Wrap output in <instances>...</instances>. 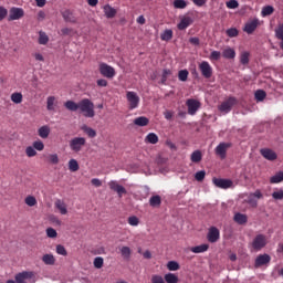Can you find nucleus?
<instances>
[{"label":"nucleus","instance_id":"8fccbe9b","mask_svg":"<svg viewBox=\"0 0 283 283\" xmlns=\"http://www.w3.org/2000/svg\"><path fill=\"white\" fill-rule=\"evenodd\" d=\"M62 17L66 23H74V20H72V12H70V10L63 11Z\"/></svg>","mask_w":283,"mask_h":283},{"label":"nucleus","instance_id":"13d9d810","mask_svg":"<svg viewBox=\"0 0 283 283\" xmlns=\"http://www.w3.org/2000/svg\"><path fill=\"white\" fill-rule=\"evenodd\" d=\"M72 34H74V29H72V28L61 29V35L62 36H72Z\"/></svg>","mask_w":283,"mask_h":283},{"label":"nucleus","instance_id":"69168bd1","mask_svg":"<svg viewBox=\"0 0 283 283\" xmlns=\"http://www.w3.org/2000/svg\"><path fill=\"white\" fill-rule=\"evenodd\" d=\"M8 17V9L6 7H0V21H3Z\"/></svg>","mask_w":283,"mask_h":283},{"label":"nucleus","instance_id":"e2e57ef3","mask_svg":"<svg viewBox=\"0 0 283 283\" xmlns=\"http://www.w3.org/2000/svg\"><path fill=\"white\" fill-rule=\"evenodd\" d=\"M48 238H57L59 233L54 230V228L46 229Z\"/></svg>","mask_w":283,"mask_h":283},{"label":"nucleus","instance_id":"b1692460","mask_svg":"<svg viewBox=\"0 0 283 283\" xmlns=\"http://www.w3.org/2000/svg\"><path fill=\"white\" fill-rule=\"evenodd\" d=\"M191 253H206V251H209V244L203 243L200 245H196L190 248Z\"/></svg>","mask_w":283,"mask_h":283},{"label":"nucleus","instance_id":"423d86ee","mask_svg":"<svg viewBox=\"0 0 283 283\" xmlns=\"http://www.w3.org/2000/svg\"><path fill=\"white\" fill-rule=\"evenodd\" d=\"M238 103V99L235 97H229L226 99L221 105H219L218 109L221 112V114H229L231 109H233V105Z\"/></svg>","mask_w":283,"mask_h":283},{"label":"nucleus","instance_id":"72a5a7b5","mask_svg":"<svg viewBox=\"0 0 283 283\" xmlns=\"http://www.w3.org/2000/svg\"><path fill=\"white\" fill-rule=\"evenodd\" d=\"M251 53L244 51L240 54V63L241 65H249Z\"/></svg>","mask_w":283,"mask_h":283},{"label":"nucleus","instance_id":"774afa93","mask_svg":"<svg viewBox=\"0 0 283 283\" xmlns=\"http://www.w3.org/2000/svg\"><path fill=\"white\" fill-rule=\"evenodd\" d=\"M91 185H93V187H102L103 186V181H101V179H98V178H93L91 180Z\"/></svg>","mask_w":283,"mask_h":283},{"label":"nucleus","instance_id":"052dcab7","mask_svg":"<svg viewBox=\"0 0 283 283\" xmlns=\"http://www.w3.org/2000/svg\"><path fill=\"white\" fill-rule=\"evenodd\" d=\"M226 34H227L228 36H230V39H233V38L238 36L239 31H238V29H235V28H231V29H228V30L226 31Z\"/></svg>","mask_w":283,"mask_h":283},{"label":"nucleus","instance_id":"c756f323","mask_svg":"<svg viewBox=\"0 0 283 283\" xmlns=\"http://www.w3.org/2000/svg\"><path fill=\"white\" fill-rule=\"evenodd\" d=\"M172 6L176 10H185L187 8V0H174Z\"/></svg>","mask_w":283,"mask_h":283},{"label":"nucleus","instance_id":"de8ad7c7","mask_svg":"<svg viewBox=\"0 0 283 283\" xmlns=\"http://www.w3.org/2000/svg\"><path fill=\"white\" fill-rule=\"evenodd\" d=\"M128 224H130V227H138V224H140V219L136 216L128 217Z\"/></svg>","mask_w":283,"mask_h":283},{"label":"nucleus","instance_id":"aec40b11","mask_svg":"<svg viewBox=\"0 0 283 283\" xmlns=\"http://www.w3.org/2000/svg\"><path fill=\"white\" fill-rule=\"evenodd\" d=\"M104 10V14L106 17V19H114V17H116L117 11L116 9H114V7L106 4L103 7Z\"/></svg>","mask_w":283,"mask_h":283},{"label":"nucleus","instance_id":"9d476101","mask_svg":"<svg viewBox=\"0 0 283 283\" xmlns=\"http://www.w3.org/2000/svg\"><path fill=\"white\" fill-rule=\"evenodd\" d=\"M108 187L112 191L118 195V198H123V196L127 195V189L118 184V181L112 180L108 182Z\"/></svg>","mask_w":283,"mask_h":283},{"label":"nucleus","instance_id":"c9c22d12","mask_svg":"<svg viewBox=\"0 0 283 283\" xmlns=\"http://www.w3.org/2000/svg\"><path fill=\"white\" fill-rule=\"evenodd\" d=\"M191 163H200L202 160V151L195 150L190 156Z\"/></svg>","mask_w":283,"mask_h":283},{"label":"nucleus","instance_id":"a211bd4d","mask_svg":"<svg viewBox=\"0 0 283 283\" xmlns=\"http://www.w3.org/2000/svg\"><path fill=\"white\" fill-rule=\"evenodd\" d=\"M258 25H260V20L254 19L248 23H245L243 28V32H247V34H253L255 30H258Z\"/></svg>","mask_w":283,"mask_h":283},{"label":"nucleus","instance_id":"393cba45","mask_svg":"<svg viewBox=\"0 0 283 283\" xmlns=\"http://www.w3.org/2000/svg\"><path fill=\"white\" fill-rule=\"evenodd\" d=\"M56 97L55 96H49L46 98V109L48 112H54L56 107Z\"/></svg>","mask_w":283,"mask_h":283},{"label":"nucleus","instance_id":"09e8293b","mask_svg":"<svg viewBox=\"0 0 283 283\" xmlns=\"http://www.w3.org/2000/svg\"><path fill=\"white\" fill-rule=\"evenodd\" d=\"M170 76H171V70L166 69L163 71V75H161L163 85H165L167 83V78H169Z\"/></svg>","mask_w":283,"mask_h":283},{"label":"nucleus","instance_id":"5701e85b","mask_svg":"<svg viewBox=\"0 0 283 283\" xmlns=\"http://www.w3.org/2000/svg\"><path fill=\"white\" fill-rule=\"evenodd\" d=\"M42 262L48 266H54L56 264V258L53 254H44L42 256Z\"/></svg>","mask_w":283,"mask_h":283},{"label":"nucleus","instance_id":"f8f14e48","mask_svg":"<svg viewBox=\"0 0 283 283\" xmlns=\"http://www.w3.org/2000/svg\"><path fill=\"white\" fill-rule=\"evenodd\" d=\"M186 105L188 107V114L190 116H195L196 112L200 109V102H198V99L189 98L187 99Z\"/></svg>","mask_w":283,"mask_h":283},{"label":"nucleus","instance_id":"f3484780","mask_svg":"<svg viewBox=\"0 0 283 283\" xmlns=\"http://www.w3.org/2000/svg\"><path fill=\"white\" fill-rule=\"evenodd\" d=\"M34 277V272L23 271L15 275L17 283H28L25 280H32Z\"/></svg>","mask_w":283,"mask_h":283},{"label":"nucleus","instance_id":"7c9ffc66","mask_svg":"<svg viewBox=\"0 0 283 283\" xmlns=\"http://www.w3.org/2000/svg\"><path fill=\"white\" fill-rule=\"evenodd\" d=\"M160 39H161V41H171V39H174V31L171 29L165 30L160 34Z\"/></svg>","mask_w":283,"mask_h":283},{"label":"nucleus","instance_id":"dca6fc26","mask_svg":"<svg viewBox=\"0 0 283 283\" xmlns=\"http://www.w3.org/2000/svg\"><path fill=\"white\" fill-rule=\"evenodd\" d=\"M261 156H263V158H265V160H277V153L273 149L270 148H262L260 150Z\"/></svg>","mask_w":283,"mask_h":283},{"label":"nucleus","instance_id":"ddd939ff","mask_svg":"<svg viewBox=\"0 0 283 283\" xmlns=\"http://www.w3.org/2000/svg\"><path fill=\"white\" fill-rule=\"evenodd\" d=\"M213 185H216L219 189H231L233 187V181L231 179H220V178H213L212 179Z\"/></svg>","mask_w":283,"mask_h":283},{"label":"nucleus","instance_id":"a19ab883","mask_svg":"<svg viewBox=\"0 0 283 283\" xmlns=\"http://www.w3.org/2000/svg\"><path fill=\"white\" fill-rule=\"evenodd\" d=\"M120 254L125 260H129V258H132V249H129V247H123L120 249Z\"/></svg>","mask_w":283,"mask_h":283},{"label":"nucleus","instance_id":"5fc2aeb1","mask_svg":"<svg viewBox=\"0 0 283 283\" xmlns=\"http://www.w3.org/2000/svg\"><path fill=\"white\" fill-rule=\"evenodd\" d=\"M95 269H103L104 260L102 256H96L93 262Z\"/></svg>","mask_w":283,"mask_h":283},{"label":"nucleus","instance_id":"3c124183","mask_svg":"<svg viewBox=\"0 0 283 283\" xmlns=\"http://www.w3.org/2000/svg\"><path fill=\"white\" fill-rule=\"evenodd\" d=\"M25 154H27L28 158H34V156H36V149L32 146H28L25 148Z\"/></svg>","mask_w":283,"mask_h":283},{"label":"nucleus","instance_id":"ea45409f","mask_svg":"<svg viewBox=\"0 0 283 283\" xmlns=\"http://www.w3.org/2000/svg\"><path fill=\"white\" fill-rule=\"evenodd\" d=\"M164 280L167 283H177L178 282V275H176L174 273H168V274H165Z\"/></svg>","mask_w":283,"mask_h":283},{"label":"nucleus","instance_id":"4d7b16f0","mask_svg":"<svg viewBox=\"0 0 283 283\" xmlns=\"http://www.w3.org/2000/svg\"><path fill=\"white\" fill-rule=\"evenodd\" d=\"M206 176H207V172L205 170L198 171L195 175V180H197L198 182H202Z\"/></svg>","mask_w":283,"mask_h":283},{"label":"nucleus","instance_id":"f257e3e1","mask_svg":"<svg viewBox=\"0 0 283 283\" xmlns=\"http://www.w3.org/2000/svg\"><path fill=\"white\" fill-rule=\"evenodd\" d=\"M64 107L69 109V112H80L84 118H94L96 116L94 102L90 98H83L78 103L69 99L64 103Z\"/></svg>","mask_w":283,"mask_h":283},{"label":"nucleus","instance_id":"a878e982","mask_svg":"<svg viewBox=\"0 0 283 283\" xmlns=\"http://www.w3.org/2000/svg\"><path fill=\"white\" fill-rule=\"evenodd\" d=\"M134 125H137V127H147L149 125V118L145 116H140L134 119Z\"/></svg>","mask_w":283,"mask_h":283},{"label":"nucleus","instance_id":"412c9836","mask_svg":"<svg viewBox=\"0 0 283 283\" xmlns=\"http://www.w3.org/2000/svg\"><path fill=\"white\" fill-rule=\"evenodd\" d=\"M193 23V20H191L190 17H186L181 19V21L178 23L177 28L178 30H187Z\"/></svg>","mask_w":283,"mask_h":283},{"label":"nucleus","instance_id":"4be33fe9","mask_svg":"<svg viewBox=\"0 0 283 283\" xmlns=\"http://www.w3.org/2000/svg\"><path fill=\"white\" fill-rule=\"evenodd\" d=\"M233 220L237 222V224H247V222H249V217H247L244 213L237 212Z\"/></svg>","mask_w":283,"mask_h":283},{"label":"nucleus","instance_id":"473e14b6","mask_svg":"<svg viewBox=\"0 0 283 283\" xmlns=\"http://www.w3.org/2000/svg\"><path fill=\"white\" fill-rule=\"evenodd\" d=\"M223 59H235V50L228 48L222 52Z\"/></svg>","mask_w":283,"mask_h":283},{"label":"nucleus","instance_id":"f704fd0d","mask_svg":"<svg viewBox=\"0 0 283 283\" xmlns=\"http://www.w3.org/2000/svg\"><path fill=\"white\" fill-rule=\"evenodd\" d=\"M50 41V38L48 36V34L43 31L39 32V43L40 45H48Z\"/></svg>","mask_w":283,"mask_h":283},{"label":"nucleus","instance_id":"c85d7f7f","mask_svg":"<svg viewBox=\"0 0 283 283\" xmlns=\"http://www.w3.org/2000/svg\"><path fill=\"white\" fill-rule=\"evenodd\" d=\"M145 143L156 145L158 143V135H156V133H149L145 138Z\"/></svg>","mask_w":283,"mask_h":283},{"label":"nucleus","instance_id":"6e6552de","mask_svg":"<svg viewBox=\"0 0 283 283\" xmlns=\"http://www.w3.org/2000/svg\"><path fill=\"white\" fill-rule=\"evenodd\" d=\"M199 71L201 72V76H203V78H211L213 76V67L207 61H202L199 64Z\"/></svg>","mask_w":283,"mask_h":283},{"label":"nucleus","instance_id":"2f4dec72","mask_svg":"<svg viewBox=\"0 0 283 283\" xmlns=\"http://www.w3.org/2000/svg\"><path fill=\"white\" fill-rule=\"evenodd\" d=\"M275 12V8L273 6H265L262 8L261 15L262 17H271Z\"/></svg>","mask_w":283,"mask_h":283},{"label":"nucleus","instance_id":"f03ea898","mask_svg":"<svg viewBox=\"0 0 283 283\" xmlns=\"http://www.w3.org/2000/svg\"><path fill=\"white\" fill-rule=\"evenodd\" d=\"M85 145H87V139H85V137H73L69 142L70 149L74 154L83 151V147H85Z\"/></svg>","mask_w":283,"mask_h":283},{"label":"nucleus","instance_id":"6ab92c4d","mask_svg":"<svg viewBox=\"0 0 283 283\" xmlns=\"http://www.w3.org/2000/svg\"><path fill=\"white\" fill-rule=\"evenodd\" d=\"M54 205L55 209L60 211L61 216H67V205H65V201L57 199Z\"/></svg>","mask_w":283,"mask_h":283},{"label":"nucleus","instance_id":"4c0bfd02","mask_svg":"<svg viewBox=\"0 0 283 283\" xmlns=\"http://www.w3.org/2000/svg\"><path fill=\"white\" fill-rule=\"evenodd\" d=\"M11 101H12V103H15V105H19V104L23 103V94L13 93L11 95Z\"/></svg>","mask_w":283,"mask_h":283},{"label":"nucleus","instance_id":"1a4fd4ad","mask_svg":"<svg viewBox=\"0 0 283 283\" xmlns=\"http://www.w3.org/2000/svg\"><path fill=\"white\" fill-rule=\"evenodd\" d=\"M25 17V11L21 8L12 7L9 10L8 21H19V19H23Z\"/></svg>","mask_w":283,"mask_h":283},{"label":"nucleus","instance_id":"0e129e2a","mask_svg":"<svg viewBox=\"0 0 283 283\" xmlns=\"http://www.w3.org/2000/svg\"><path fill=\"white\" fill-rule=\"evenodd\" d=\"M272 198H274V200H283V190L274 191Z\"/></svg>","mask_w":283,"mask_h":283},{"label":"nucleus","instance_id":"0eeeda50","mask_svg":"<svg viewBox=\"0 0 283 283\" xmlns=\"http://www.w3.org/2000/svg\"><path fill=\"white\" fill-rule=\"evenodd\" d=\"M99 73L102 76H105V78H114L116 76V70L107 63L99 64Z\"/></svg>","mask_w":283,"mask_h":283},{"label":"nucleus","instance_id":"e433bc0d","mask_svg":"<svg viewBox=\"0 0 283 283\" xmlns=\"http://www.w3.org/2000/svg\"><path fill=\"white\" fill-rule=\"evenodd\" d=\"M282 181H283V171H280L270 178V182L272 185H277L279 182H282Z\"/></svg>","mask_w":283,"mask_h":283},{"label":"nucleus","instance_id":"9b49d317","mask_svg":"<svg viewBox=\"0 0 283 283\" xmlns=\"http://www.w3.org/2000/svg\"><path fill=\"white\" fill-rule=\"evenodd\" d=\"M207 240L211 244H216L220 240V230L216 227H210L207 234Z\"/></svg>","mask_w":283,"mask_h":283},{"label":"nucleus","instance_id":"6e6d98bb","mask_svg":"<svg viewBox=\"0 0 283 283\" xmlns=\"http://www.w3.org/2000/svg\"><path fill=\"white\" fill-rule=\"evenodd\" d=\"M55 251L57 253V255H67V250L65 249L64 245L57 244L55 248Z\"/></svg>","mask_w":283,"mask_h":283},{"label":"nucleus","instance_id":"603ef678","mask_svg":"<svg viewBox=\"0 0 283 283\" xmlns=\"http://www.w3.org/2000/svg\"><path fill=\"white\" fill-rule=\"evenodd\" d=\"M33 149H36V151H43L45 149V144L41 140L33 142Z\"/></svg>","mask_w":283,"mask_h":283},{"label":"nucleus","instance_id":"2eb2a0df","mask_svg":"<svg viewBox=\"0 0 283 283\" xmlns=\"http://www.w3.org/2000/svg\"><path fill=\"white\" fill-rule=\"evenodd\" d=\"M271 263V255L269 254H260L256 256L254 261V268L260 269V266H264L265 264Z\"/></svg>","mask_w":283,"mask_h":283},{"label":"nucleus","instance_id":"bf43d9fd","mask_svg":"<svg viewBox=\"0 0 283 283\" xmlns=\"http://www.w3.org/2000/svg\"><path fill=\"white\" fill-rule=\"evenodd\" d=\"M221 56H222V53H220V51H212L209 59L210 61H220Z\"/></svg>","mask_w":283,"mask_h":283},{"label":"nucleus","instance_id":"20e7f679","mask_svg":"<svg viewBox=\"0 0 283 283\" xmlns=\"http://www.w3.org/2000/svg\"><path fill=\"white\" fill-rule=\"evenodd\" d=\"M266 244H269V240L264 234H256L251 242L253 251H262Z\"/></svg>","mask_w":283,"mask_h":283},{"label":"nucleus","instance_id":"58836bf2","mask_svg":"<svg viewBox=\"0 0 283 283\" xmlns=\"http://www.w3.org/2000/svg\"><path fill=\"white\" fill-rule=\"evenodd\" d=\"M82 130L88 136V138H96V132L94 128L88 126H83Z\"/></svg>","mask_w":283,"mask_h":283},{"label":"nucleus","instance_id":"49530a36","mask_svg":"<svg viewBox=\"0 0 283 283\" xmlns=\"http://www.w3.org/2000/svg\"><path fill=\"white\" fill-rule=\"evenodd\" d=\"M25 205H28V207H35L36 205V198L34 196H28L24 199Z\"/></svg>","mask_w":283,"mask_h":283},{"label":"nucleus","instance_id":"cd10ccee","mask_svg":"<svg viewBox=\"0 0 283 283\" xmlns=\"http://www.w3.org/2000/svg\"><path fill=\"white\" fill-rule=\"evenodd\" d=\"M149 205L154 208L160 207V205H163V198L159 195H155L150 197Z\"/></svg>","mask_w":283,"mask_h":283},{"label":"nucleus","instance_id":"680f3d73","mask_svg":"<svg viewBox=\"0 0 283 283\" xmlns=\"http://www.w3.org/2000/svg\"><path fill=\"white\" fill-rule=\"evenodd\" d=\"M49 163H51V165H59V155H49Z\"/></svg>","mask_w":283,"mask_h":283},{"label":"nucleus","instance_id":"4468645a","mask_svg":"<svg viewBox=\"0 0 283 283\" xmlns=\"http://www.w3.org/2000/svg\"><path fill=\"white\" fill-rule=\"evenodd\" d=\"M229 147H231V144L229 143H220L217 147H216V155L219 156L221 158V160H224V158H227V150L229 149Z\"/></svg>","mask_w":283,"mask_h":283},{"label":"nucleus","instance_id":"338daca9","mask_svg":"<svg viewBox=\"0 0 283 283\" xmlns=\"http://www.w3.org/2000/svg\"><path fill=\"white\" fill-rule=\"evenodd\" d=\"M151 283H165V279L160 275H153Z\"/></svg>","mask_w":283,"mask_h":283},{"label":"nucleus","instance_id":"a18cd8bd","mask_svg":"<svg viewBox=\"0 0 283 283\" xmlns=\"http://www.w3.org/2000/svg\"><path fill=\"white\" fill-rule=\"evenodd\" d=\"M69 169H70V171H78V169H80L78 161H76V159H71L69 161Z\"/></svg>","mask_w":283,"mask_h":283},{"label":"nucleus","instance_id":"bb28decb","mask_svg":"<svg viewBox=\"0 0 283 283\" xmlns=\"http://www.w3.org/2000/svg\"><path fill=\"white\" fill-rule=\"evenodd\" d=\"M38 135L40 136V138H43V139L48 138L50 136V126L44 125L40 127L38 129Z\"/></svg>","mask_w":283,"mask_h":283},{"label":"nucleus","instance_id":"79ce46f5","mask_svg":"<svg viewBox=\"0 0 283 283\" xmlns=\"http://www.w3.org/2000/svg\"><path fill=\"white\" fill-rule=\"evenodd\" d=\"M167 269H168V271H179L180 270V264L176 261H169L167 263Z\"/></svg>","mask_w":283,"mask_h":283},{"label":"nucleus","instance_id":"39448f33","mask_svg":"<svg viewBox=\"0 0 283 283\" xmlns=\"http://www.w3.org/2000/svg\"><path fill=\"white\" fill-rule=\"evenodd\" d=\"M126 101L129 109H137L138 105H140V97L134 91L126 92Z\"/></svg>","mask_w":283,"mask_h":283},{"label":"nucleus","instance_id":"c03bdc74","mask_svg":"<svg viewBox=\"0 0 283 283\" xmlns=\"http://www.w3.org/2000/svg\"><path fill=\"white\" fill-rule=\"evenodd\" d=\"M178 78H179V81L185 83L187 81V78H189V71H187V70L179 71Z\"/></svg>","mask_w":283,"mask_h":283},{"label":"nucleus","instance_id":"864d4df0","mask_svg":"<svg viewBox=\"0 0 283 283\" xmlns=\"http://www.w3.org/2000/svg\"><path fill=\"white\" fill-rule=\"evenodd\" d=\"M227 8H229V10H235V8L240 7V3L238 2V0H230L228 2H226Z\"/></svg>","mask_w":283,"mask_h":283},{"label":"nucleus","instance_id":"37998d69","mask_svg":"<svg viewBox=\"0 0 283 283\" xmlns=\"http://www.w3.org/2000/svg\"><path fill=\"white\" fill-rule=\"evenodd\" d=\"M254 98L258 102H262L264 101V98H266V92L262 91V90H258L254 94Z\"/></svg>","mask_w":283,"mask_h":283},{"label":"nucleus","instance_id":"7ed1b4c3","mask_svg":"<svg viewBox=\"0 0 283 283\" xmlns=\"http://www.w3.org/2000/svg\"><path fill=\"white\" fill-rule=\"evenodd\" d=\"M262 198H264V195H262L260 189H256L254 192L247 195L244 202L250 205L252 209H258V200H262Z\"/></svg>","mask_w":283,"mask_h":283}]
</instances>
